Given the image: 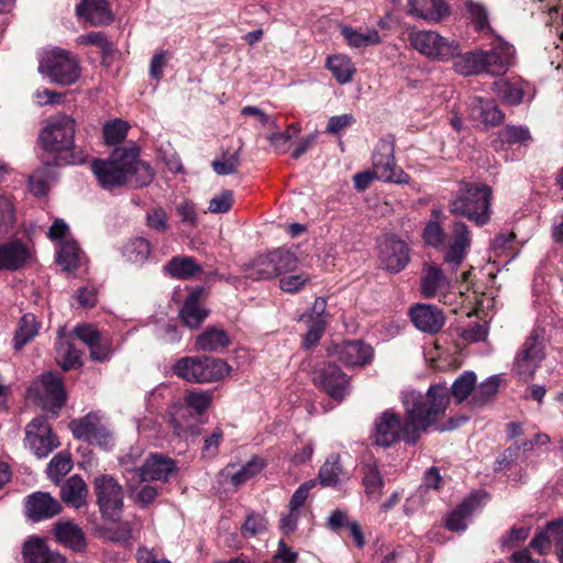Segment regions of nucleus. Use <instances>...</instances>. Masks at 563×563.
Segmentation results:
<instances>
[{"label": "nucleus", "mask_w": 563, "mask_h": 563, "mask_svg": "<svg viewBox=\"0 0 563 563\" xmlns=\"http://www.w3.org/2000/svg\"><path fill=\"white\" fill-rule=\"evenodd\" d=\"M449 401V388L442 384L430 386L426 396L416 390L405 391V420L391 409L383 411L374 421V443L383 448L401 440L415 444L422 432L444 416Z\"/></svg>", "instance_id": "nucleus-1"}, {"label": "nucleus", "mask_w": 563, "mask_h": 563, "mask_svg": "<svg viewBox=\"0 0 563 563\" xmlns=\"http://www.w3.org/2000/svg\"><path fill=\"white\" fill-rule=\"evenodd\" d=\"M136 146L115 148L108 159H96L92 172L100 186L111 190L123 185L147 186L154 177L148 164L139 161Z\"/></svg>", "instance_id": "nucleus-2"}, {"label": "nucleus", "mask_w": 563, "mask_h": 563, "mask_svg": "<svg viewBox=\"0 0 563 563\" xmlns=\"http://www.w3.org/2000/svg\"><path fill=\"white\" fill-rule=\"evenodd\" d=\"M76 122L71 117L57 114L46 121L40 134V143L44 151L57 155L56 164L59 161L65 164H82L87 155L73 150Z\"/></svg>", "instance_id": "nucleus-3"}, {"label": "nucleus", "mask_w": 563, "mask_h": 563, "mask_svg": "<svg viewBox=\"0 0 563 563\" xmlns=\"http://www.w3.org/2000/svg\"><path fill=\"white\" fill-rule=\"evenodd\" d=\"M492 189L484 184L461 181L456 196L450 201L449 210L463 216L478 225L490 219Z\"/></svg>", "instance_id": "nucleus-4"}, {"label": "nucleus", "mask_w": 563, "mask_h": 563, "mask_svg": "<svg viewBox=\"0 0 563 563\" xmlns=\"http://www.w3.org/2000/svg\"><path fill=\"white\" fill-rule=\"evenodd\" d=\"M174 372L187 382L210 383L227 377L231 366L221 358L183 357L175 364Z\"/></svg>", "instance_id": "nucleus-5"}, {"label": "nucleus", "mask_w": 563, "mask_h": 563, "mask_svg": "<svg viewBox=\"0 0 563 563\" xmlns=\"http://www.w3.org/2000/svg\"><path fill=\"white\" fill-rule=\"evenodd\" d=\"M408 40L421 55L437 60L453 59L460 52L459 42L441 36L435 31L413 30L409 32Z\"/></svg>", "instance_id": "nucleus-6"}, {"label": "nucleus", "mask_w": 563, "mask_h": 563, "mask_svg": "<svg viewBox=\"0 0 563 563\" xmlns=\"http://www.w3.org/2000/svg\"><path fill=\"white\" fill-rule=\"evenodd\" d=\"M38 71L49 77L51 81L62 86L76 82L80 76L76 58L58 48L46 52L40 62Z\"/></svg>", "instance_id": "nucleus-7"}, {"label": "nucleus", "mask_w": 563, "mask_h": 563, "mask_svg": "<svg viewBox=\"0 0 563 563\" xmlns=\"http://www.w3.org/2000/svg\"><path fill=\"white\" fill-rule=\"evenodd\" d=\"M544 357V341L542 336L534 331L518 350L514 361L512 372L519 379L528 382L533 378Z\"/></svg>", "instance_id": "nucleus-8"}, {"label": "nucleus", "mask_w": 563, "mask_h": 563, "mask_svg": "<svg viewBox=\"0 0 563 563\" xmlns=\"http://www.w3.org/2000/svg\"><path fill=\"white\" fill-rule=\"evenodd\" d=\"M29 397L35 398L44 409L56 415L66 400L62 378L52 373L42 375L30 387Z\"/></svg>", "instance_id": "nucleus-9"}, {"label": "nucleus", "mask_w": 563, "mask_h": 563, "mask_svg": "<svg viewBox=\"0 0 563 563\" xmlns=\"http://www.w3.org/2000/svg\"><path fill=\"white\" fill-rule=\"evenodd\" d=\"M93 484L102 516L111 521H117L123 507L122 487L109 475L96 477Z\"/></svg>", "instance_id": "nucleus-10"}, {"label": "nucleus", "mask_w": 563, "mask_h": 563, "mask_svg": "<svg viewBox=\"0 0 563 563\" xmlns=\"http://www.w3.org/2000/svg\"><path fill=\"white\" fill-rule=\"evenodd\" d=\"M312 382L318 389L338 401H342L350 391L349 376L333 363H324L314 368Z\"/></svg>", "instance_id": "nucleus-11"}, {"label": "nucleus", "mask_w": 563, "mask_h": 563, "mask_svg": "<svg viewBox=\"0 0 563 563\" xmlns=\"http://www.w3.org/2000/svg\"><path fill=\"white\" fill-rule=\"evenodd\" d=\"M452 278L435 264H424L420 277V291L424 298H438L444 305L452 303Z\"/></svg>", "instance_id": "nucleus-12"}, {"label": "nucleus", "mask_w": 563, "mask_h": 563, "mask_svg": "<svg viewBox=\"0 0 563 563\" xmlns=\"http://www.w3.org/2000/svg\"><path fill=\"white\" fill-rule=\"evenodd\" d=\"M373 172L376 179L385 183L407 184L409 175L395 163L394 144L387 140H380L373 154Z\"/></svg>", "instance_id": "nucleus-13"}, {"label": "nucleus", "mask_w": 563, "mask_h": 563, "mask_svg": "<svg viewBox=\"0 0 563 563\" xmlns=\"http://www.w3.org/2000/svg\"><path fill=\"white\" fill-rule=\"evenodd\" d=\"M25 440L40 459L47 456L59 444L44 417H36L27 424Z\"/></svg>", "instance_id": "nucleus-14"}, {"label": "nucleus", "mask_w": 563, "mask_h": 563, "mask_svg": "<svg viewBox=\"0 0 563 563\" xmlns=\"http://www.w3.org/2000/svg\"><path fill=\"white\" fill-rule=\"evenodd\" d=\"M379 263L390 273H399L409 262V249L395 235H385L379 242Z\"/></svg>", "instance_id": "nucleus-15"}, {"label": "nucleus", "mask_w": 563, "mask_h": 563, "mask_svg": "<svg viewBox=\"0 0 563 563\" xmlns=\"http://www.w3.org/2000/svg\"><path fill=\"white\" fill-rule=\"evenodd\" d=\"M33 260L32 246L21 239L0 243V272H16Z\"/></svg>", "instance_id": "nucleus-16"}, {"label": "nucleus", "mask_w": 563, "mask_h": 563, "mask_svg": "<svg viewBox=\"0 0 563 563\" xmlns=\"http://www.w3.org/2000/svg\"><path fill=\"white\" fill-rule=\"evenodd\" d=\"M406 13L427 23H440L450 16L451 10L445 0H407Z\"/></svg>", "instance_id": "nucleus-17"}, {"label": "nucleus", "mask_w": 563, "mask_h": 563, "mask_svg": "<svg viewBox=\"0 0 563 563\" xmlns=\"http://www.w3.org/2000/svg\"><path fill=\"white\" fill-rule=\"evenodd\" d=\"M484 73L498 76L505 74L512 64V45L497 37L490 51H481Z\"/></svg>", "instance_id": "nucleus-18"}, {"label": "nucleus", "mask_w": 563, "mask_h": 563, "mask_svg": "<svg viewBox=\"0 0 563 563\" xmlns=\"http://www.w3.org/2000/svg\"><path fill=\"white\" fill-rule=\"evenodd\" d=\"M471 245V234L467 225L463 222H454L452 228V241L444 256L451 273H455L466 257Z\"/></svg>", "instance_id": "nucleus-19"}, {"label": "nucleus", "mask_w": 563, "mask_h": 563, "mask_svg": "<svg viewBox=\"0 0 563 563\" xmlns=\"http://www.w3.org/2000/svg\"><path fill=\"white\" fill-rule=\"evenodd\" d=\"M409 317L413 325L426 333L439 332L445 322L441 309L428 303H417L409 310Z\"/></svg>", "instance_id": "nucleus-20"}, {"label": "nucleus", "mask_w": 563, "mask_h": 563, "mask_svg": "<svg viewBox=\"0 0 563 563\" xmlns=\"http://www.w3.org/2000/svg\"><path fill=\"white\" fill-rule=\"evenodd\" d=\"M23 563H66V559L51 550L46 542L37 537L29 538L22 548Z\"/></svg>", "instance_id": "nucleus-21"}, {"label": "nucleus", "mask_w": 563, "mask_h": 563, "mask_svg": "<svg viewBox=\"0 0 563 563\" xmlns=\"http://www.w3.org/2000/svg\"><path fill=\"white\" fill-rule=\"evenodd\" d=\"M26 514L33 521H40L59 514L62 506L48 493L36 492L27 497Z\"/></svg>", "instance_id": "nucleus-22"}, {"label": "nucleus", "mask_w": 563, "mask_h": 563, "mask_svg": "<svg viewBox=\"0 0 563 563\" xmlns=\"http://www.w3.org/2000/svg\"><path fill=\"white\" fill-rule=\"evenodd\" d=\"M176 470L175 462L162 454H151L140 467V481H167Z\"/></svg>", "instance_id": "nucleus-23"}, {"label": "nucleus", "mask_w": 563, "mask_h": 563, "mask_svg": "<svg viewBox=\"0 0 563 563\" xmlns=\"http://www.w3.org/2000/svg\"><path fill=\"white\" fill-rule=\"evenodd\" d=\"M531 90V85L522 79H501L494 82L495 93L510 106L521 103Z\"/></svg>", "instance_id": "nucleus-24"}, {"label": "nucleus", "mask_w": 563, "mask_h": 563, "mask_svg": "<svg viewBox=\"0 0 563 563\" xmlns=\"http://www.w3.org/2000/svg\"><path fill=\"white\" fill-rule=\"evenodd\" d=\"M76 13L92 25L108 24L113 20L107 0H81L76 7Z\"/></svg>", "instance_id": "nucleus-25"}, {"label": "nucleus", "mask_w": 563, "mask_h": 563, "mask_svg": "<svg viewBox=\"0 0 563 563\" xmlns=\"http://www.w3.org/2000/svg\"><path fill=\"white\" fill-rule=\"evenodd\" d=\"M336 355L346 366H365L372 361L373 349L361 341H349L338 346Z\"/></svg>", "instance_id": "nucleus-26"}, {"label": "nucleus", "mask_w": 563, "mask_h": 563, "mask_svg": "<svg viewBox=\"0 0 563 563\" xmlns=\"http://www.w3.org/2000/svg\"><path fill=\"white\" fill-rule=\"evenodd\" d=\"M471 117L482 121L485 125H498L504 120V114L494 100L482 97H473L470 103Z\"/></svg>", "instance_id": "nucleus-27"}, {"label": "nucleus", "mask_w": 563, "mask_h": 563, "mask_svg": "<svg viewBox=\"0 0 563 563\" xmlns=\"http://www.w3.org/2000/svg\"><path fill=\"white\" fill-rule=\"evenodd\" d=\"M264 466L265 464L262 459L253 457L239 470H235L234 465H228L221 471L220 476L225 482H230L234 487H239L256 476Z\"/></svg>", "instance_id": "nucleus-28"}, {"label": "nucleus", "mask_w": 563, "mask_h": 563, "mask_svg": "<svg viewBox=\"0 0 563 563\" xmlns=\"http://www.w3.org/2000/svg\"><path fill=\"white\" fill-rule=\"evenodd\" d=\"M341 34L346 44L353 48H365L382 43L379 32L374 27L353 29L344 25L341 27Z\"/></svg>", "instance_id": "nucleus-29"}, {"label": "nucleus", "mask_w": 563, "mask_h": 563, "mask_svg": "<svg viewBox=\"0 0 563 563\" xmlns=\"http://www.w3.org/2000/svg\"><path fill=\"white\" fill-rule=\"evenodd\" d=\"M485 494H473L460 504L448 517L446 527L451 531H463L466 528L465 519L481 505Z\"/></svg>", "instance_id": "nucleus-30"}, {"label": "nucleus", "mask_w": 563, "mask_h": 563, "mask_svg": "<svg viewBox=\"0 0 563 563\" xmlns=\"http://www.w3.org/2000/svg\"><path fill=\"white\" fill-rule=\"evenodd\" d=\"M563 537V520L552 521L547 528L539 532L530 542V547L539 554H545L555 543L556 550L560 548L561 538Z\"/></svg>", "instance_id": "nucleus-31"}, {"label": "nucleus", "mask_w": 563, "mask_h": 563, "mask_svg": "<svg viewBox=\"0 0 563 563\" xmlns=\"http://www.w3.org/2000/svg\"><path fill=\"white\" fill-rule=\"evenodd\" d=\"M87 495V485L77 475L69 477L60 488L62 499L76 509L86 506Z\"/></svg>", "instance_id": "nucleus-32"}, {"label": "nucleus", "mask_w": 563, "mask_h": 563, "mask_svg": "<svg viewBox=\"0 0 563 563\" xmlns=\"http://www.w3.org/2000/svg\"><path fill=\"white\" fill-rule=\"evenodd\" d=\"M54 534L59 543L76 551L85 548V536L81 529L71 521H59L54 528Z\"/></svg>", "instance_id": "nucleus-33"}, {"label": "nucleus", "mask_w": 563, "mask_h": 563, "mask_svg": "<svg viewBox=\"0 0 563 563\" xmlns=\"http://www.w3.org/2000/svg\"><path fill=\"white\" fill-rule=\"evenodd\" d=\"M164 271L174 278L189 279L199 274L202 268L191 256H174L166 263Z\"/></svg>", "instance_id": "nucleus-34"}, {"label": "nucleus", "mask_w": 563, "mask_h": 563, "mask_svg": "<svg viewBox=\"0 0 563 563\" xmlns=\"http://www.w3.org/2000/svg\"><path fill=\"white\" fill-rule=\"evenodd\" d=\"M179 317L190 329L198 328L207 318V311L199 305V291L191 292L184 302Z\"/></svg>", "instance_id": "nucleus-35"}, {"label": "nucleus", "mask_w": 563, "mask_h": 563, "mask_svg": "<svg viewBox=\"0 0 563 563\" xmlns=\"http://www.w3.org/2000/svg\"><path fill=\"white\" fill-rule=\"evenodd\" d=\"M325 66L340 85L350 82L356 71L352 59L342 54L329 56Z\"/></svg>", "instance_id": "nucleus-36"}, {"label": "nucleus", "mask_w": 563, "mask_h": 563, "mask_svg": "<svg viewBox=\"0 0 563 563\" xmlns=\"http://www.w3.org/2000/svg\"><path fill=\"white\" fill-rule=\"evenodd\" d=\"M41 323L37 321L33 313H25L19 321L15 334L13 338V347L21 350L32 339H34L40 331Z\"/></svg>", "instance_id": "nucleus-37"}, {"label": "nucleus", "mask_w": 563, "mask_h": 563, "mask_svg": "<svg viewBox=\"0 0 563 563\" xmlns=\"http://www.w3.org/2000/svg\"><path fill=\"white\" fill-rule=\"evenodd\" d=\"M453 67L456 73L464 76H472L484 73L483 56L481 51L468 52L461 54V51L456 56Z\"/></svg>", "instance_id": "nucleus-38"}, {"label": "nucleus", "mask_w": 563, "mask_h": 563, "mask_svg": "<svg viewBox=\"0 0 563 563\" xmlns=\"http://www.w3.org/2000/svg\"><path fill=\"white\" fill-rule=\"evenodd\" d=\"M230 344L225 331L217 328L207 329L196 340V349L205 352H213Z\"/></svg>", "instance_id": "nucleus-39"}, {"label": "nucleus", "mask_w": 563, "mask_h": 563, "mask_svg": "<svg viewBox=\"0 0 563 563\" xmlns=\"http://www.w3.org/2000/svg\"><path fill=\"white\" fill-rule=\"evenodd\" d=\"M101 423V417L90 412L81 419L73 420L69 426L75 438L89 442Z\"/></svg>", "instance_id": "nucleus-40"}, {"label": "nucleus", "mask_w": 563, "mask_h": 563, "mask_svg": "<svg viewBox=\"0 0 563 563\" xmlns=\"http://www.w3.org/2000/svg\"><path fill=\"white\" fill-rule=\"evenodd\" d=\"M246 273L253 279H271L276 277L272 252L257 256L247 265Z\"/></svg>", "instance_id": "nucleus-41"}, {"label": "nucleus", "mask_w": 563, "mask_h": 563, "mask_svg": "<svg viewBox=\"0 0 563 563\" xmlns=\"http://www.w3.org/2000/svg\"><path fill=\"white\" fill-rule=\"evenodd\" d=\"M500 386V378L498 376H490L483 383H481L474 394L472 395V398L470 400V404L473 407H482L486 405L488 401H490L498 393Z\"/></svg>", "instance_id": "nucleus-42"}, {"label": "nucleus", "mask_w": 563, "mask_h": 563, "mask_svg": "<svg viewBox=\"0 0 563 563\" xmlns=\"http://www.w3.org/2000/svg\"><path fill=\"white\" fill-rule=\"evenodd\" d=\"M476 389V375L473 372H464L461 374L451 386V394L457 404H462Z\"/></svg>", "instance_id": "nucleus-43"}, {"label": "nucleus", "mask_w": 563, "mask_h": 563, "mask_svg": "<svg viewBox=\"0 0 563 563\" xmlns=\"http://www.w3.org/2000/svg\"><path fill=\"white\" fill-rule=\"evenodd\" d=\"M15 220L16 216L12 197L5 192H0V239L13 230Z\"/></svg>", "instance_id": "nucleus-44"}, {"label": "nucleus", "mask_w": 563, "mask_h": 563, "mask_svg": "<svg viewBox=\"0 0 563 563\" xmlns=\"http://www.w3.org/2000/svg\"><path fill=\"white\" fill-rule=\"evenodd\" d=\"M151 254V244L144 238L129 241L123 249V256L131 263L143 264Z\"/></svg>", "instance_id": "nucleus-45"}, {"label": "nucleus", "mask_w": 563, "mask_h": 563, "mask_svg": "<svg viewBox=\"0 0 563 563\" xmlns=\"http://www.w3.org/2000/svg\"><path fill=\"white\" fill-rule=\"evenodd\" d=\"M56 361L64 371L80 365V352L73 344L59 336L56 344Z\"/></svg>", "instance_id": "nucleus-46"}, {"label": "nucleus", "mask_w": 563, "mask_h": 563, "mask_svg": "<svg viewBox=\"0 0 563 563\" xmlns=\"http://www.w3.org/2000/svg\"><path fill=\"white\" fill-rule=\"evenodd\" d=\"M363 484L367 496L377 501L382 496L383 478L375 464H365L363 467Z\"/></svg>", "instance_id": "nucleus-47"}, {"label": "nucleus", "mask_w": 563, "mask_h": 563, "mask_svg": "<svg viewBox=\"0 0 563 563\" xmlns=\"http://www.w3.org/2000/svg\"><path fill=\"white\" fill-rule=\"evenodd\" d=\"M466 12L472 23L475 25V29L479 32L488 33L492 31L488 13L486 7L474 0H465L464 2Z\"/></svg>", "instance_id": "nucleus-48"}, {"label": "nucleus", "mask_w": 563, "mask_h": 563, "mask_svg": "<svg viewBox=\"0 0 563 563\" xmlns=\"http://www.w3.org/2000/svg\"><path fill=\"white\" fill-rule=\"evenodd\" d=\"M79 247L74 241H62L57 251V263L64 271L75 269L78 265Z\"/></svg>", "instance_id": "nucleus-49"}, {"label": "nucleus", "mask_w": 563, "mask_h": 563, "mask_svg": "<svg viewBox=\"0 0 563 563\" xmlns=\"http://www.w3.org/2000/svg\"><path fill=\"white\" fill-rule=\"evenodd\" d=\"M272 257L276 268V277L295 272L299 264L298 257L288 250H275L272 252Z\"/></svg>", "instance_id": "nucleus-50"}, {"label": "nucleus", "mask_w": 563, "mask_h": 563, "mask_svg": "<svg viewBox=\"0 0 563 563\" xmlns=\"http://www.w3.org/2000/svg\"><path fill=\"white\" fill-rule=\"evenodd\" d=\"M73 463L68 453L60 452L49 462L47 466L48 477L58 483L63 476L70 472Z\"/></svg>", "instance_id": "nucleus-51"}, {"label": "nucleus", "mask_w": 563, "mask_h": 563, "mask_svg": "<svg viewBox=\"0 0 563 563\" xmlns=\"http://www.w3.org/2000/svg\"><path fill=\"white\" fill-rule=\"evenodd\" d=\"M52 178L51 166L47 164L36 169L29 178L30 190L35 196H45L48 191V181Z\"/></svg>", "instance_id": "nucleus-52"}, {"label": "nucleus", "mask_w": 563, "mask_h": 563, "mask_svg": "<svg viewBox=\"0 0 563 563\" xmlns=\"http://www.w3.org/2000/svg\"><path fill=\"white\" fill-rule=\"evenodd\" d=\"M129 128V123L120 119L107 122L103 126L104 142L108 145L120 143L125 139Z\"/></svg>", "instance_id": "nucleus-53"}, {"label": "nucleus", "mask_w": 563, "mask_h": 563, "mask_svg": "<svg viewBox=\"0 0 563 563\" xmlns=\"http://www.w3.org/2000/svg\"><path fill=\"white\" fill-rule=\"evenodd\" d=\"M342 470L339 459L327 460L319 471V479L323 486H334L341 481Z\"/></svg>", "instance_id": "nucleus-54"}, {"label": "nucleus", "mask_w": 563, "mask_h": 563, "mask_svg": "<svg viewBox=\"0 0 563 563\" xmlns=\"http://www.w3.org/2000/svg\"><path fill=\"white\" fill-rule=\"evenodd\" d=\"M211 165L213 172L220 176L232 175L236 173L240 166L239 152L223 155L222 158L213 161Z\"/></svg>", "instance_id": "nucleus-55"}, {"label": "nucleus", "mask_w": 563, "mask_h": 563, "mask_svg": "<svg viewBox=\"0 0 563 563\" xmlns=\"http://www.w3.org/2000/svg\"><path fill=\"white\" fill-rule=\"evenodd\" d=\"M300 131V128L298 124L292 123L290 124L286 131L284 132H273L267 136L271 144L278 151V152H286L287 150V143L296 136Z\"/></svg>", "instance_id": "nucleus-56"}, {"label": "nucleus", "mask_w": 563, "mask_h": 563, "mask_svg": "<svg viewBox=\"0 0 563 563\" xmlns=\"http://www.w3.org/2000/svg\"><path fill=\"white\" fill-rule=\"evenodd\" d=\"M310 280V275L306 273H299L294 275L285 274L279 279V287L286 292L299 291Z\"/></svg>", "instance_id": "nucleus-57"}, {"label": "nucleus", "mask_w": 563, "mask_h": 563, "mask_svg": "<svg viewBox=\"0 0 563 563\" xmlns=\"http://www.w3.org/2000/svg\"><path fill=\"white\" fill-rule=\"evenodd\" d=\"M267 529V520L262 515H250L244 525L242 526L241 532L243 537L251 538L260 533H263Z\"/></svg>", "instance_id": "nucleus-58"}, {"label": "nucleus", "mask_w": 563, "mask_h": 563, "mask_svg": "<svg viewBox=\"0 0 563 563\" xmlns=\"http://www.w3.org/2000/svg\"><path fill=\"white\" fill-rule=\"evenodd\" d=\"M185 404L200 415L210 406L211 395L207 391H188L185 395Z\"/></svg>", "instance_id": "nucleus-59"}, {"label": "nucleus", "mask_w": 563, "mask_h": 563, "mask_svg": "<svg viewBox=\"0 0 563 563\" xmlns=\"http://www.w3.org/2000/svg\"><path fill=\"white\" fill-rule=\"evenodd\" d=\"M143 450L140 446H133L120 459L122 467L130 473H135L140 477V467L142 465L141 456Z\"/></svg>", "instance_id": "nucleus-60"}, {"label": "nucleus", "mask_w": 563, "mask_h": 563, "mask_svg": "<svg viewBox=\"0 0 563 563\" xmlns=\"http://www.w3.org/2000/svg\"><path fill=\"white\" fill-rule=\"evenodd\" d=\"M233 203V194L231 190H223L216 195L209 202L208 210L212 213H227Z\"/></svg>", "instance_id": "nucleus-61"}, {"label": "nucleus", "mask_w": 563, "mask_h": 563, "mask_svg": "<svg viewBox=\"0 0 563 563\" xmlns=\"http://www.w3.org/2000/svg\"><path fill=\"white\" fill-rule=\"evenodd\" d=\"M501 137L505 142L510 144H523L528 142L531 136L527 128L508 125L501 131Z\"/></svg>", "instance_id": "nucleus-62"}, {"label": "nucleus", "mask_w": 563, "mask_h": 563, "mask_svg": "<svg viewBox=\"0 0 563 563\" xmlns=\"http://www.w3.org/2000/svg\"><path fill=\"white\" fill-rule=\"evenodd\" d=\"M146 224L156 231L164 232L168 229L167 213L162 208H155L146 213Z\"/></svg>", "instance_id": "nucleus-63"}, {"label": "nucleus", "mask_w": 563, "mask_h": 563, "mask_svg": "<svg viewBox=\"0 0 563 563\" xmlns=\"http://www.w3.org/2000/svg\"><path fill=\"white\" fill-rule=\"evenodd\" d=\"M298 552L294 551L282 539L278 541V547L269 563H297Z\"/></svg>", "instance_id": "nucleus-64"}]
</instances>
